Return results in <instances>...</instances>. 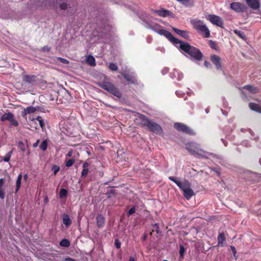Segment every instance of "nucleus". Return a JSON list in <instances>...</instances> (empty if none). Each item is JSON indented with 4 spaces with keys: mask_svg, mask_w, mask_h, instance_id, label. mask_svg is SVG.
I'll return each mask as SVG.
<instances>
[{
    "mask_svg": "<svg viewBox=\"0 0 261 261\" xmlns=\"http://www.w3.org/2000/svg\"><path fill=\"white\" fill-rule=\"evenodd\" d=\"M178 47L196 60H201L203 55L200 50L188 42L182 41Z\"/></svg>",
    "mask_w": 261,
    "mask_h": 261,
    "instance_id": "obj_1",
    "label": "nucleus"
},
{
    "mask_svg": "<svg viewBox=\"0 0 261 261\" xmlns=\"http://www.w3.org/2000/svg\"><path fill=\"white\" fill-rule=\"evenodd\" d=\"M169 179L174 182L183 191V195L187 199L189 200L194 195L193 190L190 188V184L188 181H186L184 184H182L175 177L169 176Z\"/></svg>",
    "mask_w": 261,
    "mask_h": 261,
    "instance_id": "obj_2",
    "label": "nucleus"
},
{
    "mask_svg": "<svg viewBox=\"0 0 261 261\" xmlns=\"http://www.w3.org/2000/svg\"><path fill=\"white\" fill-rule=\"evenodd\" d=\"M140 119V124L143 126H146L151 132L159 135L163 134L162 128L158 123L151 121L145 115H141Z\"/></svg>",
    "mask_w": 261,
    "mask_h": 261,
    "instance_id": "obj_3",
    "label": "nucleus"
},
{
    "mask_svg": "<svg viewBox=\"0 0 261 261\" xmlns=\"http://www.w3.org/2000/svg\"><path fill=\"white\" fill-rule=\"evenodd\" d=\"M98 85L105 90L119 98L122 97V94L119 90L114 84L110 82L103 81L102 82L99 83Z\"/></svg>",
    "mask_w": 261,
    "mask_h": 261,
    "instance_id": "obj_4",
    "label": "nucleus"
},
{
    "mask_svg": "<svg viewBox=\"0 0 261 261\" xmlns=\"http://www.w3.org/2000/svg\"><path fill=\"white\" fill-rule=\"evenodd\" d=\"M98 85L105 90L119 98L122 97V94L119 90L114 84L110 82L103 81L102 82L99 83Z\"/></svg>",
    "mask_w": 261,
    "mask_h": 261,
    "instance_id": "obj_5",
    "label": "nucleus"
},
{
    "mask_svg": "<svg viewBox=\"0 0 261 261\" xmlns=\"http://www.w3.org/2000/svg\"><path fill=\"white\" fill-rule=\"evenodd\" d=\"M186 148L190 154L193 155L202 156L204 153V151L200 148V145L195 142L187 143L186 144Z\"/></svg>",
    "mask_w": 261,
    "mask_h": 261,
    "instance_id": "obj_6",
    "label": "nucleus"
},
{
    "mask_svg": "<svg viewBox=\"0 0 261 261\" xmlns=\"http://www.w3.org/2000/svg\"><path fill=\"white\" fill-rule=\"evenodd\" d=\"M158 33L160 35H163L166 37L176 47H178L180 44L182 43V41L175 38L172 33L167 30L164 29H160L159 30Z\"/></svg>",
    "mask_w": 261,
    "mask_h": 261,
    "instance_id": "obj_7",
    "label": "nucleus"
},
{
    "mask_svg": "<svg viewBox=\"0 0 261 261\" xmlns=\"http://www.w3.org/2000/svg\"><path fill=\"white\" fill-rule=\"evenodd\" d=\"M174 128L178 131L182 132L188 135H193L194 132L187 125L179 122H175L174 124Z\"/></svg>",
    "mask_w": 261,
    "mask_h": 261,
    "instance_id": "obj_8",
    "label": "nucleus"
},
{
    "mask_svg": "<svg viewBox=\"0 0 261 261\" xmlns=\"http://www.w3.org/2000/svg\"><path fill=\"white\" fill-rule=\"evenodd\" d=\"M207 19L213 24L216 25L221 28L223 27V21L219 16L214 14H210L207 16Z\"/></svg>",
    "mask_w": 261,
    "mask_h": 261,
    "instance_id": "obj_9",
    "label": "nucleus"
},
{
    "mask_svg": "<svg viewBox=\"0 0 261 261\" xmlns=\"http://www.w3.org/2000/svg\"><path fill=\"white\" fill-rule=\"evenodd\" d=\"M230 8L237 13H242L246 11L247 7L240 2H233L230 4Z\"/></svg>",
    "mask_w": 261,
    "mask_h": 261,
    "instance_id": "obj_10",
    "label": "nucleus"
},
{
    "mask_svg": "<svg viewBox=\"0 0 261 261\" xmlns=\"http://www.w3.org/2000/svg\"><path fill=\"white\" fill-rule=\"evenodd\" d=\"M22 81L25 83L33 86L37 82V76L34 75L24 74L22 76Z\"/></svg>",
    "mask_w": 261,
    "mask_h": 261,
    "instance_id": "obj_11",
    "label": "nucleus"
},
{
    "mask_svg": "<svg viewBox=\"0 0 261 261\" xmlns=\"http://www.w3.org/2000/svg\"><path fill=\"white\" fill-rule=\"evenodd\" d=\"M211 61L215 66L217 70L222 69V65L221 63V58L217 55H212L211 56Z\"/></svg>",
    "mask_w": 261,
    "mask_h": 261,
    "instance_id": "obj_12",
    "label": "nucleus"
},
{
    "mask_svg": "<svg viewBox=\"0 0 261 261\" xmlns=\"http://www.w3.org/2000/svg\"><path fill=\"white\" fill-rule=\"evenodd\" d=\"M193 28L195 29L198 32L202 29L203 27L205 25L203 22L200 20L193 19L191 20Z\"/></svg>",
    "mask_w": 261,
    "mask_h": 261,
    "instance_id": "obj_13",
    "label": "nucleus"
},
{
    "mask_svg": "<svg viewBox=\"0 0 261 261\" xmlns=\"http://www.w3.org/2000/svg\"><path fill=\"white\" fill-rule=\"evenodd\" d=\"M37 110L36 108L30 106L27 107V108L24 109V110L21 112V116L23 118L27 119V115L29 114L34 113Z\"/></svg>",
    "mask_w": 261,
    "mask_h": 261,
    "instance_id": "obj_14",
    "label": "nucleus"
},
{
    "mask_svg": "<svg viewBox=\"0 0 261 261\" xmlns=\"http://www.w3.org/2000/svg\"><path fill=\"white\" fill-rule=\"evenodd\" d=\"M153 13H156L158 15L161 17H166L170 16L172 13L167 10L161 9L160 10H152Z\"/></svg>",
    "mask_w": 261,
    "mask_h": 261,
    "instance_id": "obj_15",
    "label": "nucleus"
},
{
    "mask_svg": "<svg viewBox=\"0 0 261 261\" xmlns=\"http://www.w3.org/2000/svg\"><path fill=\"white\" fill-rule=\"evenodd\" d=\"M172 29L175 33L184 38L186 39H188L189 38V32L188 31L180 30L175 28H173Z\"/></svg>",
    "mask_w": 261,
    "mask_h": 261,
    "instance_id": "obj_16",
    "label": "nucleus"
},
{
    "mask_svg": "<svg viewBox=\"0 0 261 261\" xmlns=\"http://www.w3.org/2000/svg\"><path fill=\"white\" fill-rule=\"evenodd\" d=\"M96 224L98 228H102L105 224V218L101 214L98 215L96 217Z\"/></svg>",
    "mask_w": 261,
    "mask_h": 261,
    "instance_id": "obj_17",
    "label": "nucleus"
},
{
    "mask_svg": "<svg viewBox=\"0 0 261 261\" xmlns=\"http://www.w3.org/2000/svg\"><path fill=\"white\" fill-rule=\"evenodd\" d=\"M122 75L124 77V78L127 81L132 84H135L136 82V80L135 76L132 74L129 73H127L126 72H123L121 73Z\"/></svg>",
    "mask_w": 261,
    "mask_h": 261,
    "instance_id": "obj_18",
    "label": "nucleus"
},
{
    "mask_svg": "<svg viewBox=\"0 0 261 261\" xmlns=\"http://www.w3.org/2000/svg\"><path fill=\"white\" fill-rule=\"evenodd\" d=\"M186 7L192 8L195 5L194 0H176Z\"/></svg>",
    "mask_w": 261,
    "mask_h": 261,
    "instance_id": "obj_19",
    "label": "nucleus"
},
{
    "mask_svg": "<svg viewBox=\"0 0 261 261\" xmlns=\"http://www.w3.org/2000/svg\"><path fill=\"white\" fill-rule=\"evenodd\" d=\"M203 37L205 38H208L210 37V31L205 24L202 29H201L199 32Z\"/></svg>",
    "mask_w": 261,
    "mask_h": 261,
    "instance_id": "obj_20",
    "label": "nucleus"
},
{
    "mask_svg": "<svg viewBox=\"0 0 261 261\" xmlns=\"http://www.w3.org/2000/svg\"><path fill=\"white\" fill-rule=\"evenodd\" d=\"M250 109L258 113H261V107L259 105L253 102H250L249 104Z\"/></svg>",
    "mask_w": 261,
    "mask_h": 261,
    "instance_id": "obj_21",
    "label": "nucleus"
},
{
    "mask_svg": "<svg viewBox=\"0 0 261 261\" xmlns=\"http://www.w3.org/2000/svg\"><path fill=\"white\" fill-rule=\"evenodd\" d=\"M244 89H246L249 91L251 93L255 94L259 92L257 88L254 87L251 85H247L243 87Z\"/></svg>",
    "mask_w": 261,
    "mask_h": 261,
    "instance_id": "obj_22",
    "label": "nucleus"
},
{
    "mask_svg": "<svg viewBox=\"0 0 261 261\" xmlns=\"http://www.w3.org/2000/svg\"><path fill=\"white\" fill-rule=\"evenodd\" d=\"M63 223L67 228L71 225L72 221L68 215L66 214L63 215Z\"/></svg>",
    "mask_w": 261,
    "mask_h": 261,
    "instance_id": "obj_23",
    "label": "nucleus"
},
{
    "mask_svg": "<svg viewBox=\"0 0 261 261\" xmlns=\"http://www.w3.org/2000/svg\"><path fill=\"white\" fill-rule=\"evenodd\" d=\"M226 241V238L223 232L220 233L218 236V246L223 247L224 243Z\"/></svg>",
    "mask_w": 261,
    "mask_h": 261,
    "instance_id": "obj_24",
    "label": "nucleus"
},
{
    "mask_svg": "<svg viewBox=\"0 0 261 261\" xmlns=\"http://www.w3.org/2000/svg\"><path fill=\"white\" fill-rule=\"evenodd\" d=\"M89 166V164L87 162H85L83 165V170L81 173V177H86L89 172L88 167Z\"/></svg>",
    "mask_w": 261,
    "mask_h": 261,
    "instance_id": "obj_25",
    "label": "nucleus"
},
{
    "mask_svg": "<svg viewBox=\"0 0 261 261\" xmlns=\"http://www.w3.org/2000/svg\"><path fill=\"white\" fill-rule=\"evenodd\" d=\"M13 117H14V115L12 113L9 112L3 114L1 118V120L2 121H5L6 120L9 121L13 118Z\"/></svg>",
    "mask_w": 261,
    "mask_h": 261,
    "instance_id": "obj_26",
    "label": "nucleus"
},
{
    "mask_svg": "<svg viewBox=\"0 0 261 261\" xmlns=\"http://www.w3.org/2000/svg\"><path fill=\"white\" fill-rule=\"evenodd\" d=\"M247 4L251 8L257 9L258 8L259 5L257 0H251Z\"/></svg>",
    "mask_w": 261,
    "mask_h": 261,
    "instance_id": "obj_27",
    "label": "nucleus"
},
{
    "mask_svg": "<svg viewBox=\"0 0 261 261\" xmlns=\"http://www.w3.org/2000/svg\"><path fill=\"white\" fill-rule=\"evenodd\" d=\"M22 175L21 174H19L17 176L16 181V190L15 193H17L21 187V181L22 179Z\"/></svg>",
    "mask_w": 261,
    "mask_h": 261,
    "instance_id": "obj_28",
    "label": "nucleus"
},
{
    "mask_svg": "<svg viewBox=\"0 0 261 261\" xmlns=\"http://www.w3.org/2000/svg\"><path fill=\"white\" fill-rule=\"evenodd\" d=\"M87 62L92 66H95L96 65L95 58L91 55L88 56L87 58Z\"/></svg>",
    "mask_w": 261,
    "mask_h": 261,
    "instance_id": "obj_29",
    "label": "nucleus"
},
{
    "mask_svg": "<svg viewBox=\"0 0 261 261\" xmlns=\"http://www.w3.org/2000/svg\"><path fill=\"white\" fill-rule=\"evenodd\" d=\"M233 32L235 34L238 35L240 38H242V39L245 40L246 39V36L243 32L236 29L233 30Z\"/></svg>",
    "mask_w": 261,
    "mask_h": 261,
    "instance_id": "obj_30",
    "label": "nucleus"
},
{
    "mask_svg": "<svg viewBox=\"0 0 261 261\" xmlns=\"http://www.w3.org/2000/svg\"><path fill=\"white\" fill-rule=\"evenodd\" d=\"M208 44L212 48L217 51L219 50V47H218V44L216 42L210 40L208 41Z\"/></svg>",
    "mask_w": 261,
    "mask_h": 261,
    "instance_id": "obj_31",
    "label": "nucleus"
},
{
    "mask_svg": "<svg viewBox=\"0 0 261 261\" xmlns=\"http://www.w3.org/2000/svg\"><path fill=\"white\" fill-rule=\"evenodd\" d=\"M70 245L69 241L66 239H63L60 242V245L63 247H68Z\"/></svg>",
    "mask_w": 261,
    "mask_h": 261,
    "instance_id": "obj_32",
    "label": "nucleus"
},
{
    "mask_svg": "<svg viewBox=\"0 0 261 261\" xmlns=\"http://www.w3.org/2000/svg\"><path fill=\"white\" fill-rule=\"evenodd\" d=\"M12 153H13V149L11 151L8 152L5 155V156L3 158V160L5 162H9L11 159Z\"/></svg>",
    "mask_w": 261,
    "mask_h": 261,
    "instance_id": "obj_33",
    "label": "nucleus"
},
{
    "mask_svg": "<svg viewBox=\"0 0 261 261\" xmlns=\"http://www.w3.org/2000/svg\"><path fill=\"white\" fill-rule=\"evenodd\" d=\"M67 195V191L65 189L62 188L59 192V197L61 198H65Z\"/></svg>",
    "mask_w": 261,
    "mask_h": 261,
    "instance_id": "obj_34",
    "label": "nucleus"
},
{
    "mask_svg": "<svg viewBox=\"0 0 261 261\" xmlns=\"http://www.w3.org/2000/svg\"><path fill=\"white\" fill-rule=\"evenodd\" d=\"M29 119L30 120H31L32 121H33L34 120H37L39 121V122L40 126L42 128L44 125V123L43 120H42V117L41 116H37L36 118H30Z\"/></svg>",
    "mask_w": 261,
    "mask_h": 261,
    "instance_id": "obj_35",
    "label": "nucleus"
},
{
    "mask_svg": "<svg viewBox=\"0 0 261 261\" xmlns=\"http://www.w3.org/2000/svg\"><path fill=\"white\" fill-rule=\"evenodd\" d=\"M47 140H44L40 145V148L42 151H44L47 149Z\"/></svg>",
    "mask_w": 261,
    "mask_h": 261,
    "instance_id": "obj_36",
    "label": "nucleus"
},
{
    "mask_svg": "<svg viewBox=\"0 0 261 261\" xmlns=\"http://www.w3.org/2000/svg\"><path fill=\"white\" fill-rule=\"evenodd\" d=\"M154 231H155L156 234L159 233V224L158 223H155L153 225V229L150 232V234H152V232Z\"/></svg>",
    "mask_w": 261,
    "mask_h": 261,
    "instance_id": "obj_37",
    "label": "nucleus"
},
{
    "mask_svg": "<svg viewBox=\"0 0 261 261\" xmlns=\"http://www.w3.org/2000/svg\"><path fill=\"white\" fill-rule=\"evenodd\" d=\"M75 162V160L73 158H71L66 162L65 165L67 167H71Z\"/></svg>",
    "mask_w": 261,
    "mask_h": 261,
    "instance_id": "obj_38",
    "label": "nucleus"
},
{
    "mask_svg": "<svg viewBox=\"0 0 261 261\" xmlns=\"http://www.w3.org/2000/svg\"><path fill=\"white\" fill-rule=\"evenodd\" d=\"M185 252V249L184 246L180 245V247H179L180 258H181L182 259L184 258Z\"/></svg>",
    "mask_w": 261,
    "mask_h": 261,
    "instance_id": "obj_39",
    "label": "nucleus"
},
{
    "mask_svg": "<svg viewBox=\"0 0 261 261\" xmlns=\"http://www.w3.org/2000/svg\"><path fill=\"white\" fill-rule=\"evenodd\" d=\"M136 211V208L135 206H133L132 208H130L127 213V215L128 217L130 215L134 214Z\"/></svg>",
    "mask_w": 261,
    "mask_h": 261,
    "instance_id": "obj_40",
    "label": "nucleus"
},
{
    "mask_svg": "<svg viewBox=\"0 0 261 261\" xmlns=\"http://www.w3.org/2000/svg\"><path fill=\"white\" fill-rule=\"evenodd\" d=\"M51 169L54 172V175H56L57 173L59 171L60 168L59 166L56 165H54L53 166Z\"/></svg>",
    "mask_w": 261,
    "mask_h": 261,
    "instance_id": "obj_41",
    "label": "nucleus"
},
{
    "mask_svg": "<svg viewBox=\"0 0 261 261\" xmlns=\"http://www.w3.org/2000/svg\"><path fill=\"white\" fill-rule=\"evenodd\" d=\"M109 68L113 71H116L118 69L117 65L114 63H110L109 64Z\"/></svg>",
    "mask_w": 261,
    "mask_h": 261,
    "instance_id": "obj_42",
    "label": "nucleus"
},
{
    "mask_svg": "<svg viewBox=\"0 0 261 261\" xmlns=\"http://www.w3.org/2000/svg\"><path fill=\"white\" fill-rule=\"evenodd\" d=\"M18 147L23 152H24L25 151V147L24 144L22 142L20 141L18 143Z\"/></svg>",
    "mask_w": 261,
    "mask_h": 261,
    "instance_id": "obj_43",
    "label": "nucleus"
},
{
    "mask_svg": "<svg viewBox=\"0 0 261 261\" xmlns=\"http://www.w3.org/2000/svg\"><path fill=\"white\" fill-rule=\"evenodd\" d=\"M10 122V124L11 125L14 126H17L18 125V121L15 119L14 117H13L11 120L9 121Z\"/></svg>",
    "mask_w": 261,
    "mask_h": 261,
    "instance_id": "obj_44",
    "label": "nucleus"
},
{
    "mask_svg": "<svg viewBox=\"0 0 261 261\" xmlns=\"http://www.w3.org/2000/svg\"><path fill=\"white\" fill-rule=\"evenodd\" d=\"M115 245L117 249L120 248L121 247V242L118 239L115 240Z\"/></svg>",
    "mask_w": 261,
    "mask_h": 261,
    "instance_id": "obj_45",
    "label": "nucleus"
},
{
    "mask_svg": "<svg viewBox=\"0 0 261 261\" xmlns=\"http://www.w3.org/2000/svg\"><path fill=\"white\" fill-rule=\"evenodd\" d=\"M67 3H63L60 5V8L61 10H66L67 8Z\"/></svg>",
    "mask_w": 261,
    "mask_h": 261,
    "instance_id": "obj_46",
    "label": "nucleus"
},
{
    "mask_svg": "<svg viewBox=\"0 0 261 261\" xmlns=\"http://www.w3.org/2000/svg\"><path fill=\"white\" fill-rule=\"evenodd\" d=\"M5 193L4 189H0V198L2 199H4L5 198Z\"/></svg>",
    "mask_w": 261,
    "mask_h": 261,
    "instance_id": "obj_47",
    "label": "nucleus"
},
{
    "mask_svg": "<svg viewBox=\"0 0 261 261\" xmlns=\"http://www.w3.org/2000/svg\"><path fill=\"white\" fill-rule=\"evenodd\" d=\"M58 60L62 63L64 64H68L69 63L68 61L65 59L62 58H58Z\"/></svg>",
    "mask_w": 261,
    "mask_h": 261,
    "instance_id": "obj_48",
    "label": "nucleus"
},
{
    "mask_svg": "<svg viewBox=\"0 0 261 261\" xmlns=\"http://www.w3.org/2000/svg\"><path fill=\"white\" fill-rule=\"evenodd\" d=\"M5 179L4 178H0V189H3L4 184L5 183Z\"/></svg>",
    "mask_w": 261,
    "mask_h": 261,
    "instance_id": "obj_49",
    "label": "nucleus"
},
{
    "mask_svg": "<svg viewBox=\"0 0 261 261\" xmlns=\"http://www.w3.org/2000/svg\"><path fill=\"white\" fill-rule=\"evenodd\" d=\"M230 249L233 253V255L235 256L236 254H237V250L236 249V248L233 246H231Z\"/></svg>",
    "mask_w": 261,
    "mask_h": 261,
    "instance_id": "obj_50",
    "label": "nucleus"
},
{
    "mask_svg": "<svg viewBox=\"0 0 261 261\" xmlns=\"http://www.w3.org/2000/svg\"><path fill=\"white\" fill-rule=\"evenodd\" d=\"M114 194V190H111L109 192H107V195H108V197H111L112 194Z\"/></svg>",
    "mask_w": 261,
    "mask_h": 261,
    "instance_id": "obj_51",
    "label": "nucleus"
},
{
    "mask_svg": "<svg viewBox=\"0 0 261 261\" xmlns=\"http://www.w3.org/2000/svg\"><path fill=\"white\" fill-rule=\"evenodd\" d=\"M204 65L206 68H208L211 66L210 63L207 61H205L204 63Z\"/></svg>",
    "mask_w": 261,
    "mask_h": 261,
    "instance_id": "obj_52",
    "label": "nucleus"
},
{
    "mask_svg": "<svg viewBox=\"0 0 261 261\" xmlns=\"http://www.w3.org/2000/svg\"><path fill=\"white\" fill-rule=\"evenodd\" d=\"M65 261H75V260L71 257H67L65 259Z\"/></svg>",
    "mask_w": 261,
    "mask_h": 261,
    "instance_id": "obj_53",
    "label": "nucleus"
},
{
    "mask_svg": "<svg viewBox=\"0 0 261 261\" xmlns=\"http://www.w3.org/2000/svg\"><path fill=\"white\" fill-rule=\"evenodd\" d=\"M72 153H73V151L72 150H70L67 153V156L68 157H71L72 155Z\"/></svg>",
    "mask_w": 261,
    "mask_h": 261,
    "instance_id": "obj_54",
    "label": "nucleus"
},
{
    "mask_svg": "<svg viewBox=\"0 0 261 261\" xmlns=\"http://www.w3.org/2000/svg\"><path fill=\"white\" fill-rule=\"evenodd\" d=\"M39 142V140H38L36 143H34L33 144V147H36L38 145V143Z\"/></svg>",
    "mask_w": 261,
    "mask_h": 261,
    "instance_id": "obj_55",
    "label": "nucleus"
},
{
    "mask_svg": "<svg viewBox=\"0 0 261 261\" xmlns=\"http://www.w3.org/2000/svg\"><path fill=\"white\" fill-rule=\"evenodd\" d=\"M28 178V174H25L23 175V179L24 180H27Z\"/></svg>",
    "mask_w": 261,
    "mask_h": 261,
    "instance_id": "obj_56",
    "label": "nucleus"
},
{
    "mask_svg": "<svg viewBox=\"0 0 261 261\" xmlns=\"http://www.w3.org/2000/svg\"><path fill=\"white\" fill-rule=\"evenodd\" d=\"M146 238H147V236H146V234H145L142 238V240L145 241L146 239Z\"/></svg>",
    "mask_w": 261,
    "mask_h": 261,
    "instance_id": "obj_57",
    "label": "nucleus"
},
{
    "mask_svg": "<svg viewBox=\"0 0 261 261\" xmlns=\"http://www.w3.org/2000/svg\"><path fill=\"white\" fill-rule=\"evenodd\" d=\"M129 261H135V259L133 257H130Z\"/></svg>",
    "mask_w": 261,
    "mask_h": 261,
    "instance_id": "obj_58",
    "label": "nucleus"
},
{
    "mask_svg": "<svg viewBox=\"0 0 261 261\" xmlns=\"http://www.w3.org/2000/svg\"><path fill=\"white\" fill-rule=\"evenodd\" d=\"M246 2V3H248L249 2V1H250L251 0H245Z\"/></svg>",
    "mask_w": 261,
    "mask_h": 261,
    "instance_id": "obj_59",
    "label": "nucleus"
},
{
    "mask_svg": "<svg viewBox=\"0 0 261 261\" xmlns=\"http://www.w3.org/2000/svg\"><path fill=\"white\" fill-rule=\"evenodd\" d=\"M49 49H50V48H49L47 47V51H49Z\"/></svg>",
    "mask_w": 261,
    "mask_h": 261,
    "instance_id": "obj_60",
    "label": "nucleus"
},
{
    "mask_svg": "<svg viewBox=\"0 0 261 261\" xmlns=\"http://www.w3.org/2000/svg\"><path fill=\"white\" fill-rule=\"evenodd\" d=\"M45 49H46V50H47V47H46V48H45V47H43V49H44V50H45Z\"/></svg>",
    "mask_w": 261,
    "mask_h": 261,
    "instance_id": "obj_61",
    "label": "nucleus"
},
{
    "mask_svg": "<svg viewBox=\"0 0 261 261\" xmlns=\"http://www.w3.org/2000/svg\"><path fill=\"white\" fill-rule=\"evenodd\" d=\"M45 49H46V50H47V47H46V48H45V47H43V49H44V50H45Z\"/></svg>",
    "mask_w": 261,
    "mask_h": 261,
    "instance_id": "obj_62",
    "label": "nucleus"
},
{
    "mask_svg": "<svg viewBox=\"0 0 261 261\" xmlns=\"http://www.w3.org/2000/svg\"><path fill=\"white\" fill-rule=\"evenodd\" d=\"M47 200H48L47 198H46L45 201H47Z\"/></svg>",
    "mask_w": 261,
    "mask_h": 261,
    "instance_id": "obj_63",
    "label": "nucleus"
},
{
    "mask_svg": "<svg viewBox=\"0 0 261 261\" xmlns=\"http://www.w3.org/2000/svg\"><path fill=\"white\" fill-rule=\"evenodd\" d=\"M163 261H168V260H165H165H164Z\"/></svg>",
    "mask_w": 261,
    "mask_h": 261,
    "instance_id": "obj_64",
    "label": "nucleus"
}]
</instances>
